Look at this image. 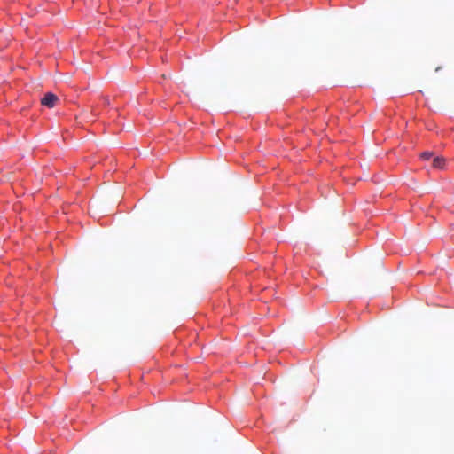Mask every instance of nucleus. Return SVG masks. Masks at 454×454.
Wrapping results in <instances>:
<instances>
[{
  "mask_svg": "<svg viewBox=\"0 0 454 454\" xmlns=\"http://www.w3.org/2000/svg\"><path fill=\"white\" fill-rule=\"evenodd\" d=\"M59 101V98L51 93L47 92L42 98L41 104L48 108H52L55 106L56 103Z\"/></svg>",
  "mask_w": 454,
  "mask_h": 454,
  "instance_id": "f257e3e1",
  "label": "nucleus"
},
{
  "mask_svg": "<svg viewBox=\"0 0 454 454\" xmlns=\"http://www.w3.org/2000/svg\"><path fill=\"white\" fill-rule=\"evenodd\" d=\"M445 164V159L443 157L437 156L433 160V166L435 168L442 169Z\"/></svg>",
  "mask_w": 454,
  "mask_h": 454,
  "instance_id": "f03ea898",
  "label": "nucleus"
},
{
  "mask_svg": "<svg viewBox=\"0 0 454 454\" xmlns=\"http://www.w3.org/2000/svg\"><path fill=\"white\" fill-rule=\"evenodd\" d=\"M433 156V153L431 152H424L420 154V158L422 160H427Z\"/></svg>",
  "mask_w": 454,
  "mask_h": 454,
  "instance_id": "7ed1b4c3",
  "label": "nucleus"
},
{
  "mask_svg": "<svg viewBox=\"0 0 454 454\" xmlns=\"http://www.w3.org/2000/svg\"><path fill=\"white\" fill-rule=\"evenodd\" d=\"M104 101H105V105H106V106H110V100H109V98H105V99H104Z\"/></svg>",
  "mask_w": 454,
  "mask_h": 454,
  "instance_id": "20e7f679",
  "label": "nucleus"
}]
</instances>
